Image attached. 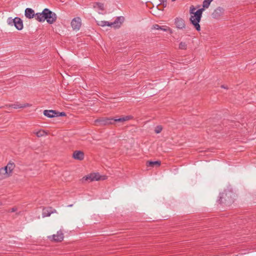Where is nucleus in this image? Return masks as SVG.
I'll return each instance as SVG.
<instances>
[{
	"instance_id": "obj_3",
	"label": "nucleus",
	"mask_w": 256,
	"mask_h": 256,
	"mask_svg": "<svg viewBox=\"0 0 256 256\" xmlns=\"http://www.w3.org/2000/svg\"><path fill=\"white\" fill-rule=\"evenodd\" d=\"M56 14L48 8H44L42 12L36 14V19L39 22H44L45 20L49 24H54L56 20Z\"/></svg>"
},
{
	"instance_id": "obj_12",
	"label": "nucleus",
	"mask_w": 256,
	"mask_h": 256,
	"mask_svg": "<svg viewBox=\"0 0 256 256\" xmlns=\"http://www.w3.org/2000/svg\"><path fill=\"white\" fill-rule=\"evenodd\" d=\"M24 15L26 18L31 19L34 17L36 18V14L34 11L31 8H26L25 10Z\"/></svg>"
},
{
	"instance_id": "obj_30",
	"label": "nucleus",
	"mask_w": 256,
	"mask_h": 256,
	"mask_svg": "<svg viewBox=\"0 0 256 256\" xmlns=\"http://www.w3.org/2000/svg\"><path fill=\"white\" fill-rule=\"evenodd\" d=\"M106 26H114V24H112V22H108L106 21Z\"/></svg>"
},
{
	"instance_id": "obj_22",
	"label": "nucleus",
	"mask_w": 256,
	"mask_h": 256,
	"mask_svg": "<svg viewBox=\"0 0 256 256\" xmlns=\"http://www.w3.org/2000/svg\"><path fill=\"white\" fill-rule=\"evenodd\" d=\"M0 170H4V175H6V176H11L10 172H8V170L7 167V166L0 168Z\"/></svg>"
},
{
	"instance_id": "obj_15",
	"label": "nucleus",
	"mask_w": 256,
	"mask_h": 256,
	"mask_svg": "<svg viewBox=\"0 0 256 256\" xmlns=\"http://www.w3.org/2000/svg\"><path fill=\"white\" fill-rule=\"evenodd\" d=\"M161 164V162L160 160H156V161H152V160H148L146 162V165L148 167H154V166H160Z\"/></svg>"
},
{
	"instance_id": "obj_20",
	"label": "nucleus",
	"mask_w": 256,
	"mask_h": 256,
	"mask_svg": "<svg viewBox=\"0 0 256 256\" xmlns=\"http://www.w3.org/2000/svg\"><path fill=\"white\" fill-rule=\"evenodd\" d=\"M92 175L94 178V180H100L102 178L98 172L92 173Z\"/></svg>"
},
{
	"instance_id": "obj_19",
	"label": "nucleus",
	"mask_w": 256,
	"mask_h": 256,
	"mask_svg": "<svg viewBox=\"0 0 256 256\" xmlns=\"http://www.w3.org/2000/svg\"><path fill=\"white\" fill-rule=\"evenodd\" d=\"M213 0H204L202 4V8H204V11L205 8H208L211 3V2Z\"/></svg>"
},
{
	"instance_id": "obj_17",
	"label": "nucleus",
	"mask_w": 256,
	"mask_h": 256,
	"mask_svg": "<svg viewBox=\"0 0 256 256\" xmlns=\"http://www.w3.org/2000/svg\"><path fill=\"white\" fill-rule=\"evenodd\" d=\"M6 166L8 170V172H10V174L12 175V170L16 166L14 163L12 161H10Z\"/></svg>"
},
{
	"instance_id": "obj_34",
	"label": "nucleus",
	"mask_w": 256,
	"mask_h": 256,
	"mask_svg": "<svg viewBox=\"0 0 256 256\" xmlns=\"http://www.w3.org/2000/svg\"><path fill=\"white\" fill-rule=\"evenodd\" d=\"M221 87L222 88H224L228 89V88L225 86L224 85H222Z\"/></svg>"
},
{
	"instance_id": "obj_9",
	"label": "nucleus",
	"mask_w": 256,
	"mask_h": 256,
	"mask_svg": "<svg viewBox=\"0 0 256 256\" xmlns=\"http://www.w3.org/2000/svg\"><path fill=\"white\" fill-rule=\"evenodd\" d=\"M64 234L62 231H58L56 234H53L51 240L54 242H60L64 240Z\"/></svg>"
},
{
	"instance_id": "obj_8",
	"label": "nucleus",
	"mask_w": 256,
	"mask_h": 256,
	"mask_svg": "<svg viewBox=\"0 0 256 256\" xmlns=\"http://www.w3.org/2000/svg\"><path fill=\"white\" fill-rule=\"evenodd\" d=\"M71 26L74 30H79L81 26V20L80 18H74L71 22Z\"/></svg>"
},
{
	"instance_id": "obj_24",
	"label": "nucleus",
	"mask_w": 256,
	"mask_h": 256,
	"mask_svg": "<svg viewBox=\"0 0 256 256\" xmlns=\"http://www.w3.org/2000/svg\"><path fill=\"white\" fill-rule=\"evenodd\" d=\"M162 130V126H157L154 129V132L156 134L160 133Z\"/></svg>"
},
{
	"instance_id": "obj_31",
	"label": "nucleus",
	"mask_w": 256,
	"mask_h": 256,
	"mask_svg": "<svg viewBox=\"0 0 256 256\" xmlns=\"http://www.w3.org/2000/svg\"><path fill=\"white\" fill-rule=\"evenodd\" d=\"M17 210V208L16 207H13L11 209H10V212H16Z\"/></svg>"
},
{
	"instance_id": "obj_32",
	"label": "nucleus",
	"mask_w": 256,
	"mask_h": 256,
	"mask_svg": "<svg viewBox=\"0 0 256 256\" xmlns=\"http://www.w3.org/2000/svg\"><path fill=\"white\" fill-rule=\"evenodd\" d=\"M4 174V170H0V174Z\"/></svg>"
},
{
	"instance_id": "obj_33",
	"label": "nucleus",
	"mask_w": 256,
	"mask_h": 256,
	"mask_svg": "<svg viewBox=\"0 0 256 256\" xmlns=\"http://www.w3.org/2000/svg\"><path fill=\"white\" fill-rule=\"evenodd\" d=\"M102 176V178H101V180H104L106 179V176Z\"/></svg>"
},
{
	"instance_id": "obj_14",
	"label": "nucleus",
	"mask_w": 256,
	"mask_h": 256,
	"mask_svg": "<svg viewBox=\"0 0 256 256\" xmlns=\"http://www.w3.org/2000/svg\"><path fill=\"white\" fill-rule=\"evenodd\" d=\"M164 26H159L158 24H156L153 25L152 28L156 30H162L164 32L168 31V32H170V34H172V30L169 27H166V28H164Z\"/></svg>"
},
{
	"instance_id": "obj_23",
	"label": "nucleus",
	"mask_w": 256,
	"mask_h": 256,
	"mask_svg": "<svg viewBox=\"0 0 256 256\" xmlns=\"http://www.w3.org/2000/svg\"><path fill=\"white\" fill-rule=\"evenodd\" d=\"M187 48V44L185 42H181L179 44V48L180 50H186Z\"/></svg>"
},
{
	"instance_id": "obj_28",
	"label": "nucleus",
	"mask_w": 256,
	"mask_h": 256,
	"mask_svg": "<svg viewBox=\"0 0 256 256\" xmlns=\"http://www.w3.org/2000/svg\"><path fill=\"white\" fill-rule=\"evenodd\" d=\"M18 106H22V104H13L12 105V106L14 108H20Z\"/></svg>"
},
{
	"instance_id": "obj_7",
	"label": "nucleus",
	"mask_w": 256,
	"mask_h": 256,
	"mask_svg": "<svg viewBox=\"0 0 256 256\" xmlns=\"http://www.w3.org/2000/svg\"><path fill=\"white\" fill-rule=\"evenodd\" d=\"M224 9L222 7L218 6L214 10L212 16L214 19H219L224 14Z\"/></svg>"
},
{
	"instance_id": "obj_25",
	"label": "nucleus",
	"mask_w": 256,
	"mask_h": 256,
	"mask_svg": "<svg viewBox=\"0 0 256 256\" xmlns=\"http://www.w3.org/2000/svg\"><path fill=\"white\" fill-rule=\"evenodd\" d=\"M96 4L97 5L98 7V8L100 10H104V4L97 2H96Z\"/></svg>"
},
{
	"instance_id": "obj_6",
	"label": "nucleus",
	"mask_w": 256,
	"mask_h": 256,
	"mask_svg": "<svg viewBox=\"0 0 256 256\" xmlns=\"http://www.w3.org/2000/svg\"><path fill=\"white\" fill-rule=\"evenodd\" d=\"M44 116L49 118H52L54 117L59 116H65L66 114L64 112H59L56 110H44L43 112Z\"/></svg>"
},
{
	"instance_id": "obj_13",
	"label": "nucleus",
	"mask_w": 256,
	"mask_h": 256,
	"mask_svg": "<svg viewBox=\"0 0 256 256\" xmlns=\"http://www.w3.org/2000/svg\"><path fill=\"white\" fill-rule=\"evenodd\" d=\"M124 16H118L116 18L115 20L112 22V24H114V27L115 28H119L124 22Z\"/></svg>"
},
{
	"instance_id": "obj_16",
	"label": "nucleus",
	"mask_w": 256,
	"mask_h": 256,
	"mask_svg": "<svg viewBox=\"0 0 256 256\" xmlns=\"http://www.w3.org/2000/svg\"><path fill=\"white\" fill-rule=\"evenodd\" d=\"M53 212L52 210V208L49 207L48 208H44L42 210V216L43 217H46L49 216H50L51 214Z\"/></svg>"
},
{
	"instance_id": "obj_36",
	"label": "nucleus",
	"mask_w": 256,
	"mask_h": 256,
	"mask_svg": "<svg viewBox=\"0 0 256 256\" xmlns=\"http://www.w3.org/2000/svg\"><path fill=\"white\" fill-rule=\"evenodd\" d=\"M2 108V106L0 107V108Z\"/></svg>"
},
{
	"instance_id": "obj_18",
	"label": "nucleus",
	"mask_w": 256,
	"mask_h": 256,
	"mask_svg": "<svg viewBox=\"0 0 256 256\" xmlns=\"http://www.w3.org/2000/svg\"><path fill=\"white\" fill-rule=\"evenodd\" d=\"M82 182L88 181V180H90V182L94 181V178H93V176L92 175V173H90V174L84 176L82 178Z\"/></svg>"
},
{
	"instance_id": "obj_21",
	"label": "nucleus",
	"mask_w": 256,
	"mask_h": 256,
	"mask_svg": "<svg viewBox=\"0 0 256 256\" xmlns=\"http://www.w3.org/2000/svg\"><path fill=\"white\" fill-rule=\"evenodd\" d=\"M47 134L46 132L44 130H40L36 132V135L38 137H41Z\"/></svg>"
},
{
	"instance_id": "obj_5",
	"label": "nucleus",
	"mask_w": 256,
	"mask_h": 256,
	"mask_svg": "<svg viewBox=\"0 0 256 256\" xmlns=\"http://www.w3.org/2000/svg\"><path fill=\"white\" fill-rule=\"evenodd\" d=\"M7 22L9 25L14 26L18 30H22L24 28L23 21L18 17H16L14 18H8Z\"/></svg>"
},
{
	"instance_id": "obj_27",
	"label": "nucleus",
	"mask_w": 256,
	"mask_h": 256,
	"mask_svg": "<svg viewBox=\"0 0 256 256\" xmlns=\"http://www.w3.org/2000/svg\"><path fill=\"white\" fill-rule=\"evenodd\" d=\"M31 106L32 105L30 104H22V106H20V108H26V107L30 106Z\"/></svg>"
},
{
	"instance_id": "obj_29",
	"label": "nucleus",
	"mask_w": 256,
	"mask_h": 256,
	"mask_svg": "<svg viewBox=\"0 0 256 256\" xmlns=\"http://www.w3.org/2000/svg\"><path fill=\"white\" fill-rule=\"evenodd\" d=\"M106 21H101L100 22V24H98L99 26H106Z\"/></svg>"
},
{
	"instance_id": "obj_2",
	"label": "nucleus",
	"mask_w": 256,
	"mask_h": 256,
	"mask_svg": "<svg viewBox=\"0 0 256 256\" xmlns=\"http://www.w3.org/2000/svg\"><path fill=\"white\" fill-rule=\"evenodd\" d=\"M196 10V8L194 6H192L190 7V14L191 16L190 18V21L196 30L198 32H200V26L199 23L200 22L202 17L204 8H199L195 12Z\"/></svg>"
},
{
	"instance_id": "obj_35",
	"label": "nucleus",
	"mask_w": 256,
	"mask_h": 256,
	"mask_svg": "<svg viewBox=\"0 0 256 256\" xmlns=\"http://www.w3.org/2000/svg\"><path fill=\"white\" fill-rule=\"evenodd\" d=\"M176 0H172V2H174Z\"/></svg>"
},
{
	"instance_id": "obj_1",
	"label": "nucleus",
	"mask_w": 256,
	"mask_h": 256,
	"mask_svg": "<svg viewBox=\"0 0 256 256\" xmlns=\"http://www.w3.org/2000/svg\"><path fill=\"white\" fill-rule=\"evenodd\" d=\"M133 118L132 116H122L120 118L116 117H100L94 120V124L96 126H104L110 124H114L116 122H123L129 120Z\"/></svg>"
},
{
	"instance_id": "obj_4",
	"label": "nucleus",
	"mask_w": 256,
	"mask_h": 256,
	"mask_svg": "<svg viewBox=\"0 0 256 256\" xmlns=\"http://www.w3.org/2000/svg\"><path fill=\"white\" fill-rule=\"evenodd\" d=\"M234 194L230 190H224L220 194L218 202L226 206H230L234 202Z\"/></svg>"
},
{
	"instance_id": "obj_11",
	"label": "nucleus",
	"mask_w": 256,
	"mask_h": 256,
	"mask_svg": "<svg viewBox=\"0 0 256 256\" xmlns=\"http://www.w3.org/2000/svg\"><path fill=\"white\" fill-rule=\"evenodd\" d=\"M84 153L81 150H75L72 154V158L74 160H82L84 158Z\"/></svg>"
},
{
	"instance_id": "obj_10",
	"label": "nucleus",
	"mask_w": 256,
	"mask_h": 256,
	"mask_svg": "<svg viewBox=\"0 0 256 256\" xmlns=\"http://www.w3.org/2000/svg\"><path fill=\"white\" fill-rule=\"evenodd\" d=\"M174 24L178 28L183 29L186 28L185 22L182 18H176L174 20Z\"/></svg>"
},
{
	"instance_id": "obj_26",
	"label": "nucleus",
	"mask_w": 256,
	"mask_h": 256,
	"mask_svg": "<svg viewBox=\"0 0 256 256\" xmlns=\"http://www.w3.org/2000/svg\"><path fill=\"white\" fill-rule=\"evenodd\" d=\"M160 4H162L164 8H166V0H160Z\"/></svg>"
}]
</instances>
